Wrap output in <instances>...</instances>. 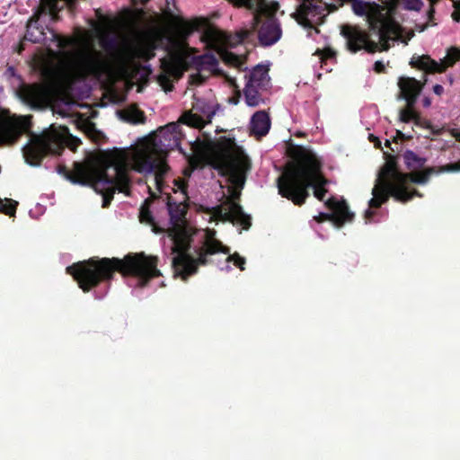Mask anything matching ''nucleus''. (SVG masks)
I'll return each mask as SVG.
<instances>
[{"label": "nucleus", "mask_w": 460, "mask_h": 460, "mask_svg": "<svg viewBox=\"0 0 460 460\" xmlns=\"http://www.w3.org/2000/svg\"><path fill=\"white\" fill-rule=\"evenodd\" d=\"M182 132L177 123H170L143 138L129 149L109 150L100 155L99 164H75L68 175L71 182L91 185L103 196V207L108 206L116 190L129 194V169L147 176V181L162 190L168 172L166 155L180 146Z\"/></svg>", "instance_id": "f257e3e1"}, {"label": "nucleus", "mask_w": 460, "mask_h": 460, "mask_svg": "<svg viewBox=\"0 0 460 460\" xmlns=\"http://www.w3.org/2000/svg\"><path fill=\"white\" fill-rule=\"evenodd\" d=\"M100 42L108 56L91 47L78 56L61 53L57 64L44 60L42 75L46 81L58 87L68 89L75 81L89 75L97 79L111 75L113 62L121 67H127L137 58L150 59L155 55L153 43L143 40H123L119 42L115 37L103 31Z\"/></svg>", "instance_id": "f03ea898"}, {"label": "nucleus", "mask_w": 460, "mask_h": 460, "mask_svg": "<svg viewBox=\"0 0 460 460\" xmlns=\"http://www.w3.org/2000/svg\"><path fill=\"white\" fill-rule=\"evenodd\" d=\"M168 209L171 226L164 239V249H169L172 257V267L175 276L186 279L194 274L199 265L212 262L213 256H224V262L217 259L221 270L229 271L230 263L244 270L245 258L239 253L230 254L228 247L215 238L216 232L209 229H194L185 218L187 206L183 202H169Z\"/></svg>", "instance_id": "7ed1b4c3"}, {"label": "nucleus", "mask_w": 460, "mask_h": 460, "mask_svg": "<svg viewBox=\"0 0 460 460\" xmlns=\"http://www.w3.org/2000/svg\"><path fill=\"white\" fill-rule=\"evenodd\" d=\"M204 157L208 164L226 177L227 195L224 201L214 208L212 217L223 221L237 222L247 228L250 217L236 202L243 189L246 173L250 170V160L234 140L221 137L217 142L208 141L205 146Z\"/></svg>", "instance_id": "20e7f679"}, {"label": "nucleus", "mask_w": 460, "mask_h": 460, "mask_svg": "<svg viewBox=\"0 0 460 460\" xmlns=\"http://www.w3.org/2000/svg\"><path fill=\"white\" fill-rule=\"evenodd\" d=\"M403 160L411 172H400L394 159H389L382 167L372 190L373 198L369 200V208L365 212L366 223L370 221L373 214L371 209L379 208L390 195L398 201L406 202L413 196H421L411 189L412 183L425 184L434 173L460 172V161L438 168L429 167L420 171L424 166L426 159L410 150L403 154Z\"/></svg>", "instance_id": "39448f33"}, {"label": "nucleus", "mask_w": 460, "mask_h": 460, "mask_svg": "<svg viewBox=\"0 0 460 460\" xmlns=\"http://www.w3.org/2000/svg\"><path fill=\"white\" fill-rule=\"evenodd\" d=\"M352 10L357 15L366 16L370 28L367 35L358 27L343 25L341 34L351 52L366 49L368 52L387 50L395 42L407 44L413 37L412 31H405L393 18L391 5H380L363 0H353Z\"/></svg>", "instance_id": "423d86ee"}, {"label": "nucleus", "mask_w": 460, "mask_h": 460, "mask_svg": "<svg viewBox=\"0 0 460 460\" xmlns=\"http://www.w3.org/2000/svg\"><path fill=\"white\" fill-rule=\"evenodd\" d=\"M157 258L146 256L143 253L127 256L124 260L89 259L66 268L84 291L90 290L99 284L101 280L110 279L114 271L118 270L124 276H131L136 285L145 286L149 279L160 275L156 268Z\"/></svg>", "instance_id": "0eeeda50"}, {"label": "nucleus", "mask_w": 460, "mask_h": 460, "mask_svg": "<svg viewBox=\"0 0 460 460\" xmlns=\"http://www.w3.org/2000/svg\"><path fill=\"white\" fill-rule=\"evenodd\" d=\"M326 181L320 172V162L312 153L302 155L296 164L288 166L278 178L279 193L300 205L308 197L307 189H314V197L323 200Z\"/></svg>", "instance_id": "6e6552de"}, {"label": "nucleus", "mask_w": 460, "mask_h": 460, "mask_svg": "<svg viewBox=\"0 0 460 460\" xmlns=\"http://www.w3.org/2000/svg\"><path fill=\"white\" fill-rule=\"evenodd\" d=\"M190 32L191 27L185 21L176 18L171 21V28L166 33L168 60L162 61L163 70L157 76L159 84L165 92L172 90V78L180 77L188 66L189 48L185 40Z\"/></svg>", "instance_id": "1a4fd4ad"}, {"label": "nucleus", "mask_w": 460, "mask_h": 460, "mask_svg": "<svg viewBox=\"0 0 460 460\" xmlns=\"http://www.w3.org/2000/svg\"><path fill=\"white\" fill-rule=\"evenodd\" d=\"M79 144L80 140L74 137L66 127L51 125L40 135L31 136L30 142L23 147V155L28 164L38 165L45 155H59L65 146L75 150Z\"/></svg>", "instance_id": "9d476101"}, {"label": "nucleus", "mask_w": 460, "mask_h": 460, "mask_svg": "<svg viewBox=\"0 0 460 460\" xmlns=\"http://www.w3.org/2000/svg\"><path fill=\"white\" fill-rule=\"evenodd\" d=\"M235 6H245L253 12V27L258 31V38L261 45L275 44L281 37V29L274 18L279 9L275 0H228Z\"/></svg>", "instance_id": "9b49d317"}, {"label": "nucleus", "mask_w": 460, "mask_h": 460, "mask_svg": "<svg viewBox=\"0 0 460 460\" xmlns=\"http://www.w3.org/2000/svg\"><path fill=\"white\" fill-rule=\"evenodd\" d=\"M400 98L406 101V106L400 111L399 118L403 123H413L417 127L427 128L429 122L415 110L417 97L423 84L413 77H400L398 81Z\"/></svg>", "instance_id": "f8f14e48"}, {"label": "nucleus", "mask_w": 460, "mask_h": 460, "mask_svg": "<svg viewBox=\"0 0 460 460\" xmlns=\"http://www.w3.org/2000/svg\"><path fill=\"white\" fill-rule=\"evenodd\" d=\"M206 37L208 43L225 63L232 65L239 70L243 69V56L234 53L229 49L237 43H241L247 37V32L230 36L222 31L211 30L206 33Z\"/></svg>", "instance_id": "ddd939ff"}, {"label": "nucleus", "mask_w": 460, "mask_h": 460, "mask_svg": "<svg viewBox=\"0 0 460 460\" xmlns=\"http://www.w3.org/2000/svg\"><path fill=\"white\" fill-rule=\"evenodd\" d=\"M294 17L305 28H316L328 13L327 4L322 0H298Z\"/></svg>", "instance_id": "4468645a"}, {"label": "nucleus", "mask_w": 460, "mask_h": 460, "mask_svg": "<svg viewBox=\"0 0 460 460\" xmlns=\"http://www.w3.org/2000/svg\"><path fill=\"white\" fill-rule=\"evenodd\" d=\"M216 114L215 106L204 100H197L190 111H185L181 117V122L187 126L202 128L211 122Z\"/></svg>", "instance_id": "2eb2a0df"}, {"label": "nucleus", "mask_w": 460, "mask_h": 460, "mask_svg": "<svg viewBox=\"0 0 460 460\" xmlns=\"http://www.w3.org/2000/svg\"><path fill=\"white\" fill-rule=\"evenodd\" d=\"M460 59V49L455 47L450 48L447 50V56L441 59L440 62H437L431 59L429 56H421L412 58L411 65L427 72H443L447 67L452 66L457 60Z\"/></svg>", "instance_id": "dca6fc26"}, {"label": "nucleus", "mask_w": 460, "mask_h": 460, "mask_svg": "<svg viewBox=\"0 0 460 460\" xmlns=\"http://www.w3.org/2000/svg\"><path fill=\"white\" fill-rule=\"evenodd\" d=\"M325 204L332 213H320L314 217L315 221L321 222L329 219L332 220V226L341 227L345 222L352 220L354 214L349 210L344 200L339 201L335 198H330L325 201Z\"/></svg>", "instance_id": "f3484780"}, {"label": "nucleus", "mask_w": 460, "mask_h": 460, "mask_svg": "<svg viewBox=\"0 0 460 460\" xmlns=\"http://www.w3.org/2000/svg\"><path fill=\"white\" fill-rule=\"evenodd\" d=\"M25 132V116L13 115L0 120V144H13Z\"/></svg>", "instance_id": "a211bd4d"}, {"label": "nucleus", "mask_w": 460, "mask_h": 460, "mask_svg": "<svg viewBox=\"0 0 460 460\" xmlns=\"http://www.w3.org/2000/svg\"><path fill=\"white\" fill-rule=\"evenodd\" d=\"M17 95L24 103L38 108L47 102L48 90L43 84H22L17 90Z\"/></svg>", "instance_id": "6ab92c4d"}, {"label": "nucleus", "mask_w": 460, "mask_h": 460, "mask_svg": "<svg viewBox=\"0 0 460 460\" xmlns=\"http://www.w3.org/2000/svg\"><path fill=\"white\" fill-rule=\"evenodd\" d=\"M270 128V119L265 111L255 112L250 120V130L257 137H264Z\"/></svg>", "instance_id": "aec40b11"}, {"label": "nucleus", "mask_w": 460, "mask_h": 460, "mask_svg": "<svg viewBox=\"0 0 460 460\" xmlns=\"http://www.w3.org/2000/svg\"><path fill=\"white\" fill-rule=\"evenodd\" d=\"M266 88L253 86L252 84H245L243 95L246 105L254 108L264 103L265 100L262 92Z\"/></svg>", "instance_id": "412c9836"}, {"label": "nucleus", "mask_w": 460, "mask_h": 460, "mask_svg": "<svg viewBox=\"0 0 460 460\" xmlns=\"http://www.w3.org/2000/svg\"><path fill=\"white\" fill-rule=\"evenodd\" d=\"M269 80L268 68L263 66H257L250 72L246 84L266 88Z\"/></svg>", "instance_id": "4be33fe9"}, {"label": "nucleus", "mask_w": 460, "mask_h": 460, "mask_svg": "<svg viewBox=\"0 0 460 460\" xmlns=\"http://www.w3.org/2000/svg\"><path fill=\"white\" fill-rule=\"evenodd\" d=\"M24 39L34 43L45 41L46 33L44 30L38 25V16L35 19H31L28 22Z\"/></svg>", "instance_id": "5701e85b"}, {"label": "nucleus", "mask_w": 460, "mask_h": 460, "mask_svg": "<svg viewBox=\"0 0 460 460\" xmlns=\"http://www.w3.org/2000/svg\"><path fill=\"white\" fill-rule=\"evenodd\" d=\"M74 0H42L41 8L43 12H49L53 19L66 4H72Z\"/></svg>", "instance_id": "b1692460"}, {"label": "nucleus", "mask_w": 460, "mask_h": 460, "mask_svg": "<svg viewBox=\"0 0 460 460\" xmlns=\"http://www.w3.org/2000/svg\"><path fill=\"white\" fill-rule=\"evenodd\" d=\"M122 118L131 123H140L144 121V114L141 111L134 106L126 108L121 111Z\"/></svg>", "instance_id": "393cba45"}, {"label": "nucleus", "mask_w": 460, "mask_h": 460, "mask_svg": "<svg viewBox=\"0 0 460 460\" xmlns=\"http://www.w3.org/2000/svg\"><path fill=\"white\" fill-rule=\"evenodd\" d=\"M17 202L12 199H0V211L6 215L13 216L15 212Z\"/></svg>", "instance_id": "a878e982"}, {"label": "nucleus", "mask_w": 460, "mask_h": 460, "mask_svg": "<svg viewBox=\"0 0 460 460\" xmlns=\"http://www.w3.org/2000/svg\"><path fill=\"white\" fill-rule=\"evenodd\" d=\"M226 80L228 82L229 85L234 88L235 91V93L233 97L229 99V102L233 104H237L239 102V100L241 98V93L238 90V85L236 84V80L234 77L226 75Z\"/></svg>", "instance_id": "bb28decb"}, {"label": "nucleus", "mask_w": 460, "mask_h": 460, "mask_svg": "<svg viewBox=\"0 0 460 460\" xmlns=\"http://www.w3.org/2000/svg\"><path fill=\"white\" fill-rule=\"evenodd\" d=\"M176 189L175 192L180 191L181 194L186 195L187 183L185 179H178L173 181Z\"/></svg>", "instance_id": "cd10ccee"}, {"label": "nucleus", "mask_w": 460, "mask_h": 460, "mask_svg": "<svg viewBox=\"0 0 460 460\" xmlns=\"http://www.w3.org/2000/svg\"><path fill=\"white\" fill-rule=\"evenodd\" d=\"M455 11L452 13V18L456 22L460 21V0H452Z\"/></svg>", "instance_id": "c85d7f7f"}, {"label": "nucleus", "mask_w": 460, "mask_h": 460, "mask_svg": "<svg viewBox=\"0 0 460 460\" xmlns=\"http://www.w3.org/2000/svg\"><path fill=\"white\" fill-rule=\"evenodd\" d=\"M139 218L141 222L151 223L152 216L148 209L142 208L139 214Z\"/></svg>", "instance_id": "c756f323"}, {"label": "nucleus", "mask_w": 460, "mask_h": 460, "mask_svg": "<svg viewBox=\"0 0 460 460\" xmlns=\"http://www.w3.org/2000/svg\"><path fill=\"white\" fill-rule=\"evenodd\" d=\"M52 36L57 39L58 47L60 49H65L70 43V40H68V39L61 38L53 33H52Z\"/></svg>", "instance_id": "7c9ffc66"}, {"label": "nucleus", "mask_w": 460, "mask_h": 460, "mask_svg": "<svg viewBox=\"0 0 460 460\" xmlns=\"http://www.w3.org/2000/svg\"><path fill=\"white\" fill-rule=\"evenodd\" d=\"M316 53L319 54L321 59L331 58L333 54L331 49H325L323 51L317 50Z\"/></svg>", "instance_id": "2f4dec72"}, {"label": "nucleus", "mask_w": 460, "mask_h": 460, "mask_svg": "<svg viewBox=\"0 0 460 460\" xmlns=\"http://www.w3.org/2000/svg\"><path fill=\"white\" fill-rule=\"evenodd\" d=\"M385 69V65L381 61H376L375 63V70L378 73L383 72Z\"/></svg>", "instance_id": "473e14b6"}, {"label": "nucleus", "mask_w": 460, "mask_h": 460, "mask_svg": "<svg viewBox=\"0 0 460 460\" xmlns=\"http://www.w3.org/2000/svg\"><path fill=\"white\" fill-rule=\"evenodd\" d=\"M433 92L437 95H441L444 93V87L442 85H440V84H436L433 87Z\"/></svg>", "instance_id": "72a5a7b5"}, {"label": "nucleus", "mask_w": 460, "mask_h": 460, "mask_svg": "<svg viewBox=\"0 0 460 460\" xmlns=\"http://www.w3.org/2000/svg\"><path fill=\"white\" fill-rule=\"evenodd\" d=\"M369 139H370V141H371L372 143H374V145H375L376 146H380L381 142H380V140H379L376 137H375V136H373V135H369Z\"/></svg>", "instance_id": "f704fd0d"}, {"label": "nucleus", "mask_w": 460, "mask_h": 460, "mask_svg": "<svg viewBox=\"0 0 460 460\" xmlns=\"http://www.w3.org/2000/svg\"><path fill=\"white\" fill-rule=\"evenodd\" d=\"M429 26V23L425 24V25H416V28L419 31H423L427 27Z\"/></svg>", "instance_id": "c9c22d12"}, {"label": "nucleus", "mask_w": 460, "mask_h": 460, "mask_svg": "<svg viewBox=\"0 0 460 460\" xmlns=\"http://www.w3.org/2000/svg\"><path fill=\"white\" fill-rule=\"evenodd\" d=\"M453 134H454V136H455L458 140H460V130H458V129H454V130H453Z\"/></svg>", "instance_id": "e433bc0d"}, {"label": "nucleus", "mask_w": 460, "mask_h": 460, "mask_svg": "<svg viewBox=\"0 0 460 460\" xmlns=\"http://www.w3.org/2000/svg\"><path fill=\"white\" fill-rule=\"evenodd\" d=\"M423 105H424L425 107H429V106L430 105V101H429V98H425V99L423 100Z\"/></svg>", "instance_id": "4c0bfd02"}, {"label": "nucleus", "mask_w": 460, "mask_h": 460, "mask_svg": "<svg viewBox=\"0 0 460 460\" xmlns=\"http://www.w3.org/2000/svg\"><path fill=\"white\" fill-rule=\"evenodd\" d=\"M433 13H434V9H433V7H431L429 12V14H428L429 20L432 19Z\"/></svg>", "instance_id": "58836bf2"}, {"label": "nucleus", "mask_w": 460, "mask_h": 460, "mask_svg": "<svg viewBox=\"0 0 460 460\" xmlns=\"http://www.w3.org/2000/svg\"><path fill=\"white\" fill-rule=\"evenodd\" d=\"M429 1H430L431 5H433L438 0H429Z\"/></svg>", "instance_id": "ea45409f"}, {"label": "nucleus", "mask_w": 460, "mask_h": 460, "mask_svg": "<svg viewBox=\"0 0 460 460\" xmlns=\"http://www.w3.org/2000/svg\"><path fill=\"white\" fill-rule=\"evenodd\" d=\"M154 231H155V233H160V231H159L155 226H154Z\"/></svg>", "instance_id": "a19ab883"}, {"label": "nucleus", "mask_w": 460, "mask_h": 460, "mask_svg": "<svg viewBox=\"0 0 460 460\" xmlns=\"http://www.w3.org/2000/svg\"><path fill=\"white\" fill-rule=\"evenodd\" d=\"M388 145H390L389 140H385V146H388Z\"/></svg>", "instance_id": "79ce46f5"}, {"label": "nucleus", "mask_w": 460, "mask_h": 460, "mask_svg": "<svg viewBox=\"0 0 460 460\" xmlns=\"http://www.w3.org/2000/svg\"><path fill=\"white\" fill-rule=\"evenodd\" d=\"M144 3L147 2L148 0H142Z\"/></svg>", "instance_id": "37998d69"}]
</instances>
